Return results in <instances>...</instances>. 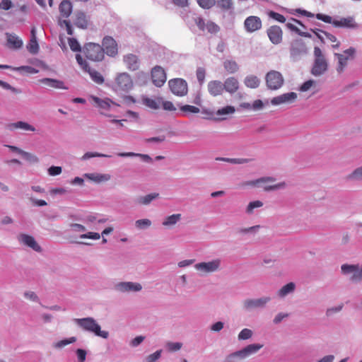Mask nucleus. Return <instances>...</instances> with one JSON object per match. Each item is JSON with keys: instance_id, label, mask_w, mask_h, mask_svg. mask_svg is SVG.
<instances>
[{"instance_id": "nucleus-53", "label": "nucleus", "mask_w": 362, "mask_h": 362, "mask_svg": "<svg viewBox=\"0 0 362 362\" xmlns=\"http://www.w3.org/2000/svg\"><path fill=\"white\" fill-rule=\"evenodd\" d=\"M348 178L355 180H362V166L356 168L352 173L349 175Z\"/></svg>"}, {"instance_id": "nucleus-19", "label": "nucleus", "mask_w": 362, "mask_h": 362, "mask_svg": "<svg viewBox=\"0 0 362 362\" xmlns=\"http://www.w3.org/2000/svg\"><path fill=\"white\" fill-rule=\"evenodd\" d=\"M124 63L130 71H136L139 69L140 61L139 57L133 54H128L123 57Z\"/></svg>"}, {"instance_id": "nucleus-1", "label": "nucleus", "mask_w": 362, "mask_h": 362, "mask_svg": "<svg viewBox=\"0 0 362 362\" xmlns=\"http://www.w3.org/2000/svg\"><path fill=\"white\" fill-rule=\"evenodd\" d=\"M75 323L83 331L93 333L97 337L103 339H107L109 332L105 330H101L100 325L97 321L91 317L74 319Z\"/></svg>"}, {"instance_id": "nucleus-57", "label": "nucleus", "mask_w": 362, "mask_h": 362, "mask_svg": "<svg viewBox=\"0 0 362 362\" xmlns=\"http://www.w3.org/2000/svg\"><path fill=\"white\" fill-rule=\"evenodd\" d=\"M196 75H197V81H199V84L202 85L205 81V75H206L205 69L202 67H199L197 69Z\"/></svg>"}, {"instance_id": "nucleus-13", "label": "nucleus", "mask_w": 362, "mask_h": 362, "mask_svg": "<svg viewBox=\"0 0 362 362\" xmlns=\"http://www.w3.org/2000/svg\"><path fill=\"white\" fill-rule=\"evenodd\" d=\"M153 83L157 87H161L166 81V75L164 69L160 66H156L151 70Z\"/></svg>"}, {"instance_id": "nucleus-42", "label": "nucleus", "mask_w": 362, "mask_h": 362, "mask_svg": "<svg viewBox=\"0 0 362 362\" xmlns=\"http://www.w3.org/2000/svg\"><path fill=\"white\" fill-rule=\"evenodd\" d=\"M76 341V337H71L68 339L60 340L53 344V346L56 349H62L70 344H73Z\"/></svg>"}, {"instance_id": "nucleus-14", "label": "nucleus", "mask_w": 362, "mask_h": 362, "mask_svg": "<svg viewBox=\"0 0 362 362\" xmlns=\"http://www.w3.org/2000/svg\"><path fill=\"white\" fill-rule=\"evenodd\" d=\"M101 46L104 50V54L106 53L108 56L114 57L117 54V45L116 41L110 36H106L103 38Z\"/></svg>"}, {"instance_id": "nucleus-23", "label": "nucleus", "mask_w": 362, "mask_h": 362, "mask_svg": "<svg viewBox=\"0 0 362 362\" xmlns=\"http://www.w3.org/2000/svg\"><path fill=\"white\" fill-rule=\"evenodd\" d=\"M333 25L337 28H353L356 27L354 19L352 17L341 18L339 20L334 19Z\"/></svg>"}, {"instance_id": "nucleus-9", "label": "nucleus", "mask_w": 362, "mask_h": 362, "mask_svg": "<svg viewBox=\"0 0 362 362\" xmlns=\"http://www.w3.org/2000/svg\"><path fill=\"white\" fill-rule=\"evenodd\" d=\"M168 86L171 92L179 97H183L187 94L188 86L185 80L180 78L170 79Z\"/></svg>"}, {"instance_id": "nucleus-7", "label": "nucleus", "mask_w": 362, "mask_h": 362, "mask_svg": "<svg viewBox=\"0 0 362 362\" xmlns=\"http://www.w3.org/2000/svg\"><path fill=\"white\" fill-rule=\"evenodd\" d=\"M76 59L77 63L79 64L81 68L86 72L88 73L90 78L92 81H93L95 83L98 84H102L104 82V78L103 76L99 73L98 71L92 69L88 63L86 62V59H83L81 54H76Z\"/></svg>"}, {"instance_id": "nucleus-35", "label": "nucleus", "mask_w": 362, "mask_h": 362, "mask_svg": "<svg viewBox=\"0 0 362 362\" xmlns=\"http://www.w3.org/2000/svg\"><path fill=\"white\" fill-rule=\"evenodd\" d=\"M117 155L119 157H139L143 161L151 163L152 158L147 154L137 153L134 152L118 153Z\"/></svg>"}, {"instance_id": "nucleus-50", "label": "nucleus", "mask_w": 362, "mask_h": 362, "mask_svg": "<svg viewBox=\"0 0 362 362\" xmlns=\"http://www.w3.org/2000/svg\"><path fill=\"white\" fill-rule=\"evenodd\" d=\"M199 6L204 9H209L216 5V0H197Z\"/></svg>"}, {"instance_id": "nucleus-26", "label": "nucleus", "mask_w": 362, "mask_h": 362, "mask_svg": "<svg viewBox=\"0 0 362 362\" xmlns=\"http://www.w3.org/2000/svg\"><path fill=\"white\" fill-rule=\"evenodd\" d=\"M84 177L95 183L107 182L111 178L110 175L101 173H86Z\"/></svg>"}, {"instance_id": "nucleus-8", "label": "nucleus", "mask_w": 362, "mask_h": 362, "mask_svg": "<svg viewBox=\"0 0 362 362\" xmlns=\"http://www.w3.org/2000/svg\"><path fill=\"white\" fill-rule=\"evenodd\" d=\"M265 81L267 88L270 90H278L284 83L282 74L275 70H272L266 74Z\"/></svg>"}, {"instance_id": "nucleus-63", "label": "nucleus", "mask_w": 362, "mask_h": 362, "mask_svg": "<svg viewBox=\"0 0 362 362\" xmlns=\"http://www.w3.org/2000/svg\"><path fill=\"white\" fill-rule=\"evenodd\" d=\"M78 362H84L86 358V351L82 349H78L76 351Z\"/></svg>"}, {"instance_id": "nucleus-38", "label": "nucleus", "mask_w": 362, "mask_h": 362, "mask_svg": "<svg viewBox=\"0 0 362 362\" xmlns=\"http://www.w3.org/2000/svg\"><path fill=\"white\" fill-rule=\"evenodd\" d=\"M181 219V214H176L166 217L162 224L164 226H172L175 225Z\"/></svg>"}, {"instance_id": "nucleus-59", "label": "nucleus", "mask_w": 362, "mask_h": 362, "mask_svg": "<svg viewBox=\"0 0 362 362\" xmlns=\"http://www.w3.org/2000/svg\"><path fill=\"white\" fill-rule=\"evenodd\" d=\"M269 16L280 23H284L286 21V18L282 14L273 11H269Z\"/></svg>"}, {"instance_id": "nucleus-18", "label": "nucleus", "mask_w": 362, "mask_h": 362, "mask_svg": "<svg viewBox=\"0 0 362 362\" xmlns=\"http://www.w3.org/2000/svg\"><path fill=\"white\" fill-rule=\"evenodd\" d=\"M267 35L274 45H278L282 41V30L278 25L271 26L267 30Z\"/></svg>"}, {"instance_id": "nucleus-21", "label": "nucleus", "mask_w": 362, "mask_h": 362, "mask_svg": "<svg viewBox=\"0 0 362 362\" xmlns=\"http://www.w3.org/2000/svg\"><path fill=\"white\" fill-rule=\"evenodd\" d=\"M223 84L224 90L231 95L238 90L240 85L238 80L234 76L227 78Z\"/></svg>"}, {"instance_id": "nucleus-25", "label": "nucleus", "mask_w": 362, "mask_h": 362, "mask_svg": "<svg viewBox=\"0 0 362 362\" xmlns=\"http://www.w3.org/2000/svg\"><path fill=\"white\" fill-rule=\"evenodd\" d=\"M8 129L10 131H14L15 129H20L23 131H30V132H35V130H36L35 128L33 125H31L25 122H23V121H18V122L11 123V124H8Z\"/></svg>"}, {"instance_id": "nucleus-6", "label": "nucleus", "mask_w": 362, "mask_h": 362, "mask_svg": "<svg viewBox=\"0 0 362 362\" xmlns=\"http://www.w3.org/2000/svg\"><path fill=\"white\" fill-rule=\"evenodd\" d=\"M221 259H214L209 262H201L194 264V269L202 274H211L221 269Z\"/></svg>"}, {"instance_id": "nucleus-12", "label": "nucleus", "mask_w": 362, "mask_h": 362, "mask_svg": "<svg viewBox=\"0 0 362 362\" xmlns=\"http://www.w3.org/2000/svg\"><path fill=\"white\" fill-rule=\"evenodd\" d=\"M117 291L121 293L138 292L142 289L139 283L132 281H122L116 284L114 286Z\"/></svg>"}, {"instance_id": "nucleus-32", "label": "nucleus", "mask_w": 362, "mask_h": 362, "mask_svg": "<svg viewBox=\"0 0 362 362\" xmlns=\"http://www.w3.org/2000/svg\"><path fill=\"white\" fill-rule=\"evenodd\" d=\"M244 84L250 88H257L260 85V79L255 75H248L244 79Z\"/></svg>"}, {"instance_id": "nucleus-28", "label": "nucleus", "mask_w": 362, "mask_h": 362, "mask_svg": "<svg viewBox=\"0 0 362 362\" xmlns=\"http://www.w3.org/2000/svg\"><path fill=\"white\" fill-rule=\"evenodd\" d=\"M0 69H12L18 71H24L27 72L28 74H37L39 72V70L35 69V67H33L31 66H21L19 67H12L11 66L6 65V64H0Z\"/></svg>"}, {"instance_id": "nucleus-15", "label": "nucleus", "mask_w": 362, "mask_h": 362, "mask_svg": "<svg viewBox=\"0 0 362 362\" xmlns=\"http://www.w3.org/2000/svg\"><path fill=\"white\" fill-rule=\"evenodd\" d=\"M297 97L298 95L296 93L288 92L273 98L271 103L273 105L292 103L296 100Z\"/></svg>"}, {"instance_id": "nucleus-22", "label": "nucleus", "mask_w": 362, "mask_h": 362, "mask_svg": "<svg viewBox=\"0 0 362 362\" xmlns=\"http://www.w3.org/2000/svg\"><path fill=\"white\" fill-rule=\"evenodd\" d=\"M40 82L51 88L64 90L68 89V87L65 86L64 83L58 79L43 78L40 80Z\"/></svg>"}, {"instance_id": "nucleus-58", "label": "nucleus", "mask_w": 362, "mask_h": 362, "mask_svg": "<svg viewBox=\"0 0 362 362\" xmlns=\"http://www.w3.org/2000/svg\"><path fill=\"white\" fill-rule=\"evenodd\" d=\"M206 28L209 33L214 34L217 33L220 30L219 26L212 21L207 22Z\"/></svg>"}, {"instance_id": "nucleus-27", "label": "nucleus", "mask_w": 362, "mask_h": 362, "mask_svg": "<svg viewBox=\"0 0 362 362\" xmlns=\"http://www.w3.org/2000/svg\"><path fill=\"white\" fill-rule=\"evenodd\" d=\"M74 24L79 28L85 29L88 27V20L84 12L78 11L75 13Z\"/></svg>"}, {"instance_id": "nucleus-3", "label": "nucleus", "mask_w": 362, "mask_h": 362, "mask_svg": "<svg viewBox=\"0 0 362 362\" xmlns=\"http://www.w3.org/2000/svg\"><path fill=\"white\" fill-rule=\"evenodd\" d=\"M314 57L315 60L311 69V74L315 76H320L327 71L328 64L322 50L318 47H315L314 48Z\"/></svg>"}, {"instance_id": "nucleus-45", "label": "nucleus", "mask_w": 362, "mask_h": 362, "mask_svg": "<svg viewBox=\"0 0 362 362\" xmlns=\"http://www.w3.org/2000/svg\"><path fill=\"white\" fill-rule=\"evenodd\" d=\"M235 111V109L232 105H227L226 107H223L222 108L218 109L216 114L219 116L226 115H230L233 114Z\"/></svg>"}, {"instance_id": "nucleus-16", "label": "nucleus", "mask_w": 362, "mask_h": 362, "mask_svg": "<svg viewBox=\"0 0 362 362\" xmlns=\"http://www.w3.org/2000/svg\"><path fill=\"white\" fill-rule=\"evenodd\" d=\"M18 240L20 243L30 247L35 252H39L42 251L41 247L37 244L35 238L30 235L21 233L18 236Z\"/></svg>"}, {"instance_id": "nucleus-39", "label": "nucleus", "mask_w": 362, "mask_h": 362, "mask_svg": "<svg viewBox=\"0 0 362 362\" xmlns=\"http://www.w3.org/2000/svg\"><path fill=\"white\" fill-rule=\"evenodd\" d=\"M223 67L230 74H234L239 69L238 64L233 60H226L223 62Z\"/></svg>"}, {"instance_id": "nucleus-34", "label": "nucleus", "mask_w": 362, "mask_h": 362, "mask_svg": "<svg viewBox=\"0 0 362 362\" xmlns=\"http://www.w3.org/2000/svg\"><path fill=\"white\" fill-rule=\"evenodd\" d=\"M216 160L218 161H223L226 163H229L231 164H245L250 162L252 159L250 158H225V157H216L215 158Z\"/></svg>"}, {"instance_id": "nucleus-17", "label": "nucleus", "mask_w": 362, "mask_h": 362, "mask_svg": "<svg viewBox=\"0 0 362 362\" xmlns=\"http://www.w3.org/2000/svg\"><path fill=\"white\" fill-rule=\"evenodd\" d=\"M207 89L211 95L216 97L222 95L224 90V87L221 81L213 80L208 83Z\"/></svg>"}, {"instance_id": "nucleus-10", "label": "nucleus", "mask_w": 362, "mask_h": 362, "mask_svg": "<svg viewBox=\"0 0 362 362\" xmlns=\"http://www.w3.org/2000/svg\"><path fill=\"white\" fill-rule=\"evenodd\" d=\"M270 300L271 298L269 296H263L259 298H246L243 303V306L246 311L263 309Z\"/></svg>"}, {"instance_id": "nucleus-61", "label": "nucleus", "mask_w": 362, "mask_h": 362, "mask_svg": "<svg viewBox=\"0 0 362 362\" xmlns=\"http://www.w3.org/2000/svg\"><path fill=\"white\" fill-rule=\"evenodd\" d=\"M315 17L318 20H320L325 23H331L333 25L334 20L332 19V18L330 16H327V15L322 14V13H317V14H316Z\"/></svg>"}, {"instance_id": "nucleus-36", "label": "nucleus", "mask_w": 362, "mask_h": 362, "mask_svg": "<svg viewBox=\"0 0 362 362\" xmlns=\"http://www.w3.org/2000/svg\"><path fill=\"white\" fill-rule=\"evenodd\" d=\"M216 4L223 11L233 12L234 4L232 0H216Z\"/></svg>"}, {"instance_id": "nucleus-44", "label": "nucleus", "mask_w": 362, "mask_h": 362, "mask_svg": "<svg viewBox=\"0 0 362 362\" xmlns=\"http://www.w3.org/2000/svg\"><path fill=\"white\" fill-rule=\"evenodd\" d=\"M182 347V344L181 342H173L168 341L165 344V348L170 352H175L179 351Z\"/></svg>"}, {"instance_id": "nucleus-64", "label": "nucleus", "mask_w": 362, "mask_h": 362, "mask_svg": "<svg viewBox=\"0 0 362 362\" xmlns=\"http://www.w3.org/2000/svg\"><path fill=\"white\" fill-rule=\"evenodd\" d=\"M161 105L163 106V110L167 111H175L176 107L174 104L171 101H163L162 100Z\"/></svg>"}, {"instance_id": "nucleus-33", "label": "nucleus", "mask_w": 362, "mask_h": 362, "mask_svg": "<svg viewBox=\"0 0 362 362\" xmlns=\"http://www.w3.org/2000/svg\"><path fill=\"white\" fill-rule=\"evenodd\" d=\"M295 289L296 284L293 282H290L279 290L277 293L278 296L280 298H284L286 296L293 293L295 291Z\"/></svg>"}, {"instance_id": "nucleus-55", "label": "nucleus", "mask_w": 362, "mask_h": 362, "mask_svg": "<svg viewBox=\"0 0 362 362\" xmlns=\"http://www.w3.org/2000/svg\"><path fill=\"white\" fill-rule=\"evenodd\" d=\"M21 156L25 160H27L30 163H36L39 161V159L36 156H35L34 154H32L30 153L26 152L25 151H23Z\"/></svg>"}, {"instance_id": "nucleus-54", "label": "nucleus", "mask_w": 362, "mask_h": 362, "mask_svg": "<svg viewBox=\"0 0 362 362\" xmlns=\"http://www.w3.org/2000/svg\"><path fill=\"white\" fill-rule=\"evenodd\" d=\"M110 156H111L100 153L87 152L82 156L81 159L85 160L94 157L109 158Z\"/></svg>"}, {"instance_id": "nucleus-41", "label": "nucleus", "mask_w": 362, "mask_h": 362, "mask_svg": "<svg viewBox=\"0 0 362 362\" xmlns=\"http://www.w3.org/2000/svg\"><path fill=\"white\" fill-rule=\"evenodd\" d=\"M159 196L158 193L154 192L148 194L144 197H140L137 199V202L141 204L148 205L153 200L158 198Z\"/></svg>"}, {"instance_id": "nucleus-62", "label": "nucleus", "mask_w": 362, "mask_h": 362, "mask_svg": "<svg viewBox=\"0 0 362 362\" xmlns=\"http://www.w3.org/2000/svg\"><path fill=\"white\" fill-rule=\"evenodd\" d=\"M0 86L6 90H11L14 93H19L21 90L11 86L9 83L0 80Z\"/></svg>"}, {"instance_id": "nucleus-31", "label": "nucleus", "mask_w": 362, "mask_h": 362, "mask_svg": "<svg viewBox=\"0 0 362 362\" xmlns=\"http://www.w3.org/2000/svg\"><path fill=\"white\" fill-rule=\"evenodd\" d=\"M31 39L27 45L28 51L33 54H37L39 52V45L35 36V28H33L31 30Z\"/></svg>"}, {"instance_id": "nucleus-2", "label": "nucleus", "mask_w": 362, "mask_h": 362, "mask_svg": "<svg viewBox=\"0 0 362 362\" xmlns=\"http://www.w3.org/2000/svg\"><path fill=\"white\" fill-rule=\"evenodd\" d=\"M289 52L291 61L296 62L308 54V48L305 42L298 38L291 42Z\"/></svg>"}, {"instance_id": "nucleus-37", "label": "nucleus", "mask_w": 362, "mask_h": 362, "mask_svg": "<svg viewBox=\"0 0 362 362\" xmlns=\"http://www.w3.org/2000/svg\"><path fill=\"white\" fill-rule=\"evenodd\" d=\"M180 110L184 116H189V114H197L200 112L199 107L190 105H180Z\"/></svg>"}, {"instance_id": "nucleus-11", "label": "nucleus", "mask_w": 362, "mask_h": 362, "mask_svg": "<svg viewBox=\"0 0 362 362\" xmlns=\"http://www.w3.org/2000/svg\"><path fill=\"white\" fill-rule=\"evenodd\" d=\"M262 27V22L259 17L250 16L244 21V28L247 33H252L259 30Z\"/></svg>"}, {"instance_id": "nucleus-60", "label": "nucleus", "mask_w": 362, "mask_h": 362, "mask_svg": "<svg viewBox=\"0 0 362 362\" xmlns=\"http://www.w3.org/2000/svg\"><path fill=\"white\" fill-rule=\"evenodd\" d=\"M80 238L83 239L89 238L92 240H99L100 238V235L95 232H88L81 235Z\"/></svg>"}, {"instance_id": "nucleus-5", "label": "nucleus", "mask_w": 362, "mask_h": 362, "mask_svg": "<svg viewBox=\"0 0 362 362\" xmlns=\"http://www.w3.org/2000/svg\"><path fill=\"white\" fill-rule=\"evenodd\" d=\"M83 52L86 57L93 62H100L104 59V50L97 43L88 42L83 47Z\"/></svg>"}, {"instance_id": "nucleus-52", "label": "nucleus", "mask_w": 362, "mask_h": 362, "mask_svg": "<svg viewBox=\"0 0 362 362\" xmlns=\"http://www.w3.org/2000/svg\"><path fill=\"white\" fill-rule=\"evenodd\" d=\"M162 350H157L154 353L148 355L146 357L144 362H156L157 361L161 356Z\"/></svg>"}, {"instance_id": "nucleus-43", "label": "nucleus", "mask_w": 362, "mask_h": 362, "mask_svg": "<svg viewBox=\"0 0 362 362\" xmlns=\"http://www.w3.org/2000/svg\"><path fill=\"white\" fill-rule=\"evenodd\" d=\"M94 102L98 105L100 108L108 110L110 107L111 100L108 98L100 99L98 97L93 98Z\"/></svg>"}, {"instance_id": "nucleus-4", "label": "nucleus", "mask_w": 362, "mask_h": 362, "mask_svg": "<svg viewBox=\"0 0 362 362\" xmlns=\"http://www.w3.org/2000/svg\"><path fill=\"white\" fill-rule=\"evenodd\" d=\"M133 80L128 73L122 72L117 74L113 85L115 91L128 93L133 88Z\"/></svg>"}, {"instance_id": "nucleus-48", "label": "nucleus", "mask_w": 362, "mask_h": 362, "mask_svg": "<svg viewBox=\"0 0 362 362\" xmlns=\"http://www.w3.org/2000/svg\"><path fill=\"white\" fill-rule=\"evenodd\" d=\"M68 42L73 52H81V47L76 38H69Z\"/></svg>"}, {"instance_id": "nucleus-49", "label": "nucleus", "mask_w": 362, "mask_h": 362, "mask_svg": "<svg viewBox=\"0 0 362 362\" xmlns=\"http://www.w3.org/2000/svg\"><path fill=\"white\" fill-rule=\"evenodd\" d=\"M358 264H342L341 267V272L344 274H349L354 272V271L357 269Z\"/></svg>"}, {"instance_id": "nucleus-51", "label": "nucleus", "mask_w": 362, "mask_h": 362, "mask_svg": "<svg viewBox=\"0 0 362 362\" xmlns=\"http://www.w3.org/2000/svg\"><path fill=\"white\" fill-rule=\"evenodd\" d=\"M151 225V221L148 218L139 219L136 221L135 226L139 229L148 228Z\"/></svg>"}, {"instance_id": "nucleus-47", "label": "nucleus", "mask_w": 362, "mask_h": 362, "mask_svg": "<svg viewBox=\"0 0 362 362\" xmlns=\"http://www.w3.org/2000/svg\"><path fill=\"white\" fill-rule=\"evenodd\" d=\"M253 332L251 329L248 328H245L242 329L238 334V340H247L252 337Z\"/></svg>"}, {"instance_id": "nucleus-20", "label": "nucleus", "mask_w": 362, "mask_h": 362, "mask_svg": "<svg viewBox=\"0 0 362 362\" xmlns=\"http://www.w3.org/2000/svg\"><path fill=\"white\" fill-rule=\"evenodd\" d=\"M6 46L10 49H18L22 47L23 40L14 33H6Z\"/></svg>"}, {"instance_id": "nucleus-46", "label": "nucleus", "mask_w": 362, "mask_h": 362, "mask_svg": "<svg viewBox=\"0 0 362 362\" xmlns=\"http://www.w3.org/2000/svg\"><path fill=\"white\" fill-rule=\"evenodd\" d=\"M263 206V202L259 200L250 202L247 208L246 213L248 214H252L255 209L262 207Z\"/></svg>"}, {"instance_id": "nucleus-29", "label": "nucleus", "mask_w": 362, "mask_h": 362, "mask_svg": "<svg viewBox=\"0 0 362 362\" xmlns=\"http://www.w3.org/2000/svg\"><path fill=\"white\" fill-rule=\"evenodd\" d=\"M276 179L273 177H262L254 180L246 181L243 186L259 187L261 184L274 182Z\"/></svg>"}, {"instance_id": "nucleus-56", "label": "nucleus", "mask_w": 362, "mask_h": 362, "mask_svg": "<svg viewBox=\"0 0 362 362\" xmlns=\"http://www.w3.org/2000/svg\"><path fill=\"white\" fill-rule=\"evenodd\" d=\"M351 280L354 282H358L362 281V268H359L358 265L351 276Z\"/></svg>"}, {"instance_id": "nucleus-40", "label": "nucleus", "mask_w": 362, "mask_h": 362, "mask_svg": "<svg viewBox=\"0 0 362 362\" xmlns=\"http://www.w3.org/2000/svg\"><path fill=\"white\" fill-rule=\"evenodd\" d=\"M335 57L338 59V66L337 67V71L339 73H341L345 66L347 65L348 57H345L344 55L339 53L334 54Z\"/></svg>"}, {"instance_id": "nucleus-30", "label": "nucleus", "mask_w": 362, "mask_h": 362, "mask_svg": "<svg viewBox=\"0 0 362 362\" xmlns=\"http://www.w3.org/2000/svg\"><path fill=\"white\" fill-rule=\"evenodd\" d=\"M59 10L62 16L68 18L72 12V4L69 0H63L59 4Z\"/></svg>"}, {"instance_id": "nucleus-24", "label": "nucleus", "mask_w": 362, "mask_h": 362, "mask_svg": "<svg viewBox=\"0 0 362 362\" xmlns=\"http://www.w3.org/2000/svg\"><path fill=\"white\" fill-rule=\"evenodd\" d=\"M142 104L152 110H158L162 103V98L158 97L157 98H151L146 95H143L141 98Z\"/></svg>"}]
</instances>
